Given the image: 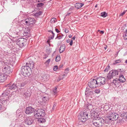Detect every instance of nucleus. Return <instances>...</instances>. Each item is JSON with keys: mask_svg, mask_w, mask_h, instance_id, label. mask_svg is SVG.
<instances>
[{"mask_svg": "<svg viewBox=\"0 0 127 127\" xmlns=\"http://www.w3.org/2000/svg\"><path fill=\"white\" fill-rule=\"evenodd\" d=\"M6 87H7L8 89L11 91L12 90H14L17 88V84L13 83L12 84L11 83L6 85Z\"/></svg>", "mask_w": 127, "mask_h": 127, "instance_id": "obj_14", "label": "nucleus"}, {"mask_svg": "<svg viewBox=\"0 0 127 127\" xmlns=\"http://www.w3.org/2000/svg\"><path fill=\"white\" fill-rule=\"evenodd\" d=\"M50 59H49L45 62V63L46 64L47 63L48 64L50 62Z\"/></svg>", "mask_w": 127, "mask_h": 127, "instance_id": "obj_54", "label": "nucleus"}, {"mask_svg": "<svg viewBox=\"0 0 127 127\" xmlns=\"http://www.w3.org/2000/svg\"><path fill=\"white\" fill-rule=\"evenodd\" d=\"M69 44L70 46H72L73 44V41L72 40H71L70 41V42L69 43Z\"/></svg>", "mask_w": 127, "mask_h": 127, "instance_id": "obj_58", "label": "nucleus"}, {"mask_svg": "<svg viewBox=\"0 0 127 127\" xmlns=\"http://www.w3.org/2000/svg\"><path fill=\"white\" fill-rule=\"evenodd\" d=\"M70 13H67L65 15V17L67 16H69L70 14Z\"/></svg>", "mask_w": 127, "mask_h": 127, "instance_id": "obj_64", "label": "nucleus"}, {"mask_svg": "<svg viewBox=\"0 0 127 127\" xmlns=\"http://www.w3.org/2000/svg\"><path fill=\"white\" fill-rule=\"evenodd\" d=\"M33 120L29 118H26L25 119L24 122L27 125H30L32 124Z\"/></svg>", "mask_w": 127, "mask_h": 127, "instance_id": "obj_16", "label": "nucleus"}, {"mask_svg": "<svg viewBox=\"0 0 127 127\" xmlns=\"http://www.w3.org/2000/svg\"><path fill=\"white\" fill-rule=\"evenodd\" d=\"M8 89V88L7 87H6V89L3 91V93L2 94L1 96H2L3 97L5 96H8L11 91L10 90Z\"/></svg>", "mask_w": 127, "mask_h": 127, "instance_id": "obj_21", "label": "nucleus"}, {"mask_svg": "<svg viewBox=\"0 0 127 127\" xmlns=\"http://www.w3.org/2000/svg\"><path fill=\"white\" fill-rule=\"evenodd\" d=\"M23 36L25 38H27V39L31 36L30 32V30L28 29L27 30H26L23 32Z\"/></svg>", "mask_w": 127, "mask_h": 127, "instance_id": "obj_15", "label": "nucleus"}, {"mask_svg": "<svg viewBox=\"0 0 127 127\" xmlns=\"http://www.w3.org/2000/svg\"><path fill=\"white\" fill-rule=\"evenodd\" d=\"M19 89L20 90V92L21 93V94L23 95L25 91L26 90H25V88H23L19 87Z\"/></svg>", "mask_w": 127, "mask_h": 127, "instance_id": "obj_33", "label": "nucleus"}, {"mask_svg": "<svg viewBox=\"0 0 127 127\" xmlns=\"http://www.w3.org/2000/svg\"><path fill=\"white\" fill-rule=\"evenodd\" d=\"M127 11V10H124L123 12L121 13V14L120 15V16H122L125 14Z\"/></svg>", "mask_w": 127, "mask_h": 127, "instance_id": "obj_49", "label": "nucleus"}, {"mask_svg": "<svg viewBox=\"0 0 127 127\" xmlns=\"http://www.w3.org/2000/svg\"><path fill=\"white\" fill-rule=\"evenodd\" d=\"M8 101V99L6 98H3L0 99V102H1L4 106L7 105Z\"/></svg>", "mask_w": 127, "mask_h": 127, "instance_id": "obj_17", "label": "nucleus"}, {"mask_svg": "<svg viewBox=\"0 0 127 127\" xmlns=\"http://www.w3.org/2000/svg\"><path fill=\"white\" fill-rule=\"evenodd\" d=\"M100 90L98 89H96L95 90V92L96 94H99L100 93Z\"/></svg>", "mask_w": 127, "mask_h": 127, "instance_id": "obj_48", "label": "nucleus"}, {"mask_svg": "<svg viewBox=\"0 0 127 127\" xmlns=\"http://www.w3.org/2000/svg\"><path fill=\"white\" fill-rule=\"evenodd\" d=\"M121 116L123 119H127V112H122L121 114Z\"/></svg>", "mask_w": 127, "mask_h": 127, "instance_id": "obj_25", "label": "nucleus"}, {"mask_svg": "<svg viewBox=\"0 0 127 127\" xmlns=\"http://www.w3.org/2000/svg\"><path fill=\"white\" fill-rule=\"evenodd\" d=\"M97 82L98 85L101 86L105 84V81L106 79L104 77H99L96 78Z\"/></svg>", "mask_w": 127, "mask_h": 127, "instance_id": "obj_10", "label": "nucleus"}, {"mask_svg": "<svg viewBox=\"0 0 127 127\" xmlns=\"http://www.w3.org/2000/svg\"><path fill=\"white\" fill-rule=\"evenodd\" d=\"M84 5L83 3H77L75 4V7L77 9H78L81 8Z\"/></svg>", "mask_w": 127, "mask_h": 127, "instance_id": "obj_23", "label": "nucleus"}, {"mask_svg": "<svg viewBox=\"0 0 127 127\" xmlns=\"http://www.w3.org/2000/svg\"><path fill=\"white\" fill-rule=\"evenodd\" d=\"M45 0H36V2H42Z\"/></svg>", "mask_w": 127, "mask_h": 127, "instance_id": "obj_53", "label": "nucleus"}, {"mask_svg": "<svg viewBox=\"0 0 127 127\" xmlns=\"http://www.w3.org/2000/svg\"><path fill=\"white\" fill-rule=\"evenodd\" d=\"M66 76V74H64L63 75H62V76H61L62 77H65V76Z\"/></svg>", "mask_w": 127, "mask_h": 127, "instance_id": "obj_62", "label": "nucleus"}, {"mask_svg": "<svg viewBox=\"0 0 127 127\" xmlns=\"http://www.w3.org/2000/svg\"><path fill=\"white\" fill-rule=\"evenodd\" d=\"M44 3H42V2H39V3H38L36 5V6L37 7H42L44 6Z\"/></svg>", "mask_w": 127, "mask_h": 127, "instance_id": "obj_36", "label": "nucleus"}, {"mask_svg": "<svg viewBox=\"0 0 127 127\" xmlns=\"http://www.w3.org/2000/svg\"><path fill=\"white\" fill-rule=\"evenodd\" d=\"M115 115V113H110L109 115L107 116L106 120L109 121H113L114 117Z\"/></svg>", "mask_w": 127, "mask_h": 127, "instance_id": "obj_19", "label": "nucleus"}, {"mask_svg": "<svg viewBox=\"0 0 127 127\" xmlns=\"http://www.w3.org/2000/svg\"><path fill=\"white\" fill-rule=\"evenodd\" d=\"M56 104H57L56 103H55L53 104V108H52V109L53 110H54V109L56 107Z\"/></svg>", "mask_w": 127, "mask_h": 127, "instance_id": "obj_52", "label": "nucleus"}, {"mask_svg": "<svg viewBox=\"0 0 127 127\" xmlns=\"http://www.w3.org/2000/svg\"><path fill=\"white\" fill-rule=\"evenodd\" d=\"M96 118L93 119V124L96 127H99L102 126L105 123V121L102 118H100L98 116H96Z\"/></svg>", "mask_w": 127, "mask_h": 127, "instance_id": "obj_4", "label": "nucleus"}, {"mask_svg": "<svg viewBox=\"0 0 127 127\" xmlns=\"http://www.w3.org/2000/svg\"><path fill=\"white\" fill-rule=\"evenodd\" d=\"M42 13V12L41 11H39L38 12L36 13L35 14V15L36 16H38L41 14Z\"/></svg>", "mask_w": 127, "mask_h": 127, "instance_id": "obj_44", "label": "nucleus"}, {"mask_svg": "<svg viewBox=\"0 0 127 127\" xmlns=\"http://www.w3.org/2000/svg\"><path fill=\"white\" fill-rule=\"evenodd\" d=\"M100 15L102 17H105L107 16V13L106 12H104L101 13Z\"/></svg>", "mask_w": 127, "mask_h": 127, "instance_id": "obj_34", "label": "nucleus"}, {"mask_svg": "<svg viewBox=\"0 0 127 127\" xmlns=\"http://www.w3.org/2000/svg\"><path fill=\"white\" fill-rule=\"evenodd\" d=\"M35 109L34 108L32 107L31 106H29L26 108L25 113L27 114H30L34 112Z\"/></svg>", "mask_w": 127, "mask_h": 127, "instance_id": "obj_12", "label": "nucleus"}, {"mask_svg": "<svg viewBox=\"0 0 127 127\" xmlns=\"http://www.w3.org/2000/svg\"><path fill=\"white\" fill-rule=\"evenodd\" d=\"M58 69V66L57 65H55L53 67V69L54 71H56Z\"/></svg>", "mask_w": 127, "mask_h": 127, "instance_id": "obj_50", "label": "nucleus"}, {"mask_svg": "<svg viewBox=\"0 0 127 127\" xmlns=\"http://www.w3.org/2000/svg\"><path fill=\"white\" fill-rule=\"evenodd\" d=\"M64 77H62L61 76H60V77H59V80H61L63 79Z\"/></svg>", "mask_w": 127, "mask_h": 127, "instance_id": "obj_59", "label": "nucleus"}, {"mask_svg": "<svg viewBox=\"0 0 127 127\" xmlns=\"http://www.w3.org/2000/svg\"><path fill=\"white\" fill-rule=\"evenodd\" d=\"M27 84V82L25 81L23 82L21 84H20L18 85L19 86V87L20 88H22L24 87L25 85H26Z\"/></svg>", "mask_w": 127, "mask_h": 127, "instance_id": "obj_30", "label": "nucleus"}, {"mask_svg": "<svg viewBox=\"0 0 127 127\" xmlns=\"http://www.w3.org/2000/svg\"><path fill=\"white\" fill-rule=\"evenodd\" d=\"M52 49L47 47L46 49V52L48 54H49L51 52Z\"/></svg>", "mask_w": 127, "mask_h": 127, "instance_id": "obj_32", "label": "nucleus"}, {"mask_svg": "<svg viewBox=\"0 0 127 127\" xmlns=\"http://www.w3.org/2000/svg\"><path fill=\"white\" fill-rule=\"evenodd\" d=\"M85 106L88 109L90 110L92 109L93 108V106L91 103H88L86 104Z\"/></svg>", "mask_w": 127, "mask_h": 127, "instance_id": "obj_26", "label": "nucleus"}, {"mask_svg": "<svg viewBox=\"0 0 127 127\" xmlns=\"http://www.w3.org/2000/svg\"><path fill=\"white\" fill-rule=\"evenodd\" d=\"M97 114V113L95 111H90L89 110H85L81 112L78 120L79 124H82V123H80V122H82V123H83L87 119H90V117L93 118V119H95L96 118V116H98L96 115Z\"/></svg>", "mask_w": 127, "mask_h": 127, "instance_id": "obj_1", "label": "nucleus"}, {"mask_svg": "<svg viewBox=\"0 0 127 127\" xmlns=\"http://www.w3.org/2000/svg\"><path fill=\"white\" fill-rule=\"evenodd\" d=\"M56 21V19L54 18H52L50 20L51 22L52 23H55Z\"/></svg>", "mask_w": 127, "mask_h": 127, "instance_id": "obj_41", "label": "nucleus"}, {"mask_svg": "<svg viewBox=\"0 0 127 127\" xmlns=\"http://www.w3.org/2000/svg\"><path fill=\"white\" fill-rule=\"evenodd\" d=\"M64 31L65 33H67L69 31L68 29L66 28H65L64 29Z\"/></svg>", "mask_w": 127, "mask_h": 127, "instance_id": "obj_56", "label": "nucleus"}, {"mask_svg": "<svg viewBox=\"0 0 127 127\" xmlns=\"http://www.w3.org/2000/svg\"><path fill=\"white\" fill-rule=\"evenodd\" d=\"M89 88H86L85 92H86V93H87L88 92H89Z\"/></svg>", "mask_w": 127, "mask_h": 127, "instance_id": "obj_60", "label": "nucleus"}, {"mask_svg": "<svg viewBox=\"0 0 127 127\" xmlns=\"http://www.w3.org/2000/svg\"><path fill=\"white\" fill-rule=\"evenodd\" d=\"M34 116L36 118L38 119L39 116L43 117L45 115V113L44 110L40 109H38L36 110L34 113Z\"/></svg>", "mask_w": 127, "mask_h": 127, "instance_id": "obj_6", "label": "nucleus"}, {"mask_svg": "<svg viewBox=\"0 0 127 127\" xmlns=\"http://www.w3.org/2000/svg\"><path fill=\"white\" fill-rule=\"evenodd\" d=\"M9 64L7 63V64H6L4 66V68L2 69L3 72L6 74V75H8L9 74L12 73V70L11 69V67L9 66Z\"/></svg>", "mask_w": 127, "mask_h": 127, "instance_id": "obj_8", "label": "nucleus"}, {"mask_svg": "<svg viewBox=\"0 0 127 127\" xmlns=\"http://www.w3.org/2000/svg\"><path fill=\"white\" fill-rule=\"evenodd\" d=\"M63 35L62 34V35H59L58 34H57V37L55 38V39H58L59 40L60 39L62 38Z\"/></svg>", "mask_w": 127, "mask_h": 127, "instance_id": "obj_42", "label": "nucleus"}, {"mask_svg": "<svg viewBox=\"0 0 127 127\" xmlns=\"http://www.w3.org/2000/svg\"><path fill=\"white\" fill-rule=\"evenodd\" d=\"M60 60V56L57 55L55 61L56 62H58Z\"/></svg>", "mask_w": 127, "mask_h": 127, "instance_id": "obj_43", "label": "nucleus"}, {"mask_svg": "<svg viewBox=\"0 0 127 127\" xmlns=\"http://www.w3.org/2000/svg\"><path fill=\"white\" fill-rule=\"evenodd\" d=\"M110 68V67L109 65L106 68V69L104 70L105 72H107L109 70Z\"/></svg>", "mask_w": 127, "mask_h": 127, "instance_id": "obj_47", "label": "nucleus"}, {"mask_svg": "<svg viewBox=\"0 0 127 127\" xmlns=\"http://www.w3.org/2000/svg\"><path fill=\"white\" fill-rule=\"evenodd\" d=\"M115 72L116 73V74L117 75H118L119 74V77L121 78H124L123 74H124L125 71H124L123 69H118L117 70H115Z\"/></svg>", "mask_w": 127, "mask_h": 127, "instance_id": "obj_13", "label": "nucleus"}, {"mask_svg": "<svg viewBox=\"0 0 127 127\" xmlns=\"http://www.w3.org/2000/svg\"><path fill=\"white\" fill-rule=\"evenodd\" d=\"M121 60L120 59H119V60H116L115 61V63H113V64L114 65H115L121 62Z\"/></svg>", "mask_w": 127, "mask_h": 127, "instance_id": "obj_39", "label": "nucleus"}, {"mask_svg": "<svg viewBox=\"0 0 127 127\" xmlns=\"http://www.w3.org/2000/svg\"><path fill=\"white\" fill-rule=\"evenodd\" d=\"M8 53L7 52H4L3 53H2L0 54V66L2 67V66H4L6 64H7V62L6 61L7 60L6 58L8 57V56H9Z\"/></svg>", "mask_w": 127, "mask_h": 127, "instance_id": "obj_3", "label": "nucleus"}, {"mask_svg": "<svg viewBox=\"0 0 127 127\" xmlns=\"http://www.w3.org/2000/svg\"><path fill=\"white\" fill-rule=\"evenodd\" d=\"M49 76L47 74H43L41 77V79L43 81H46L49 79Z\"/></svg>", "mask_w": 127, "mask_h": 127, "instance_id": "obj_18", "label": "nucleus"}, {"mask_svg": "<svg viewBox=\"0 0 127 127\" xmlns=\"http://www.w3.org/2000/svg\"><path fill=\"white\" fill-rule=\"evenodd\" d=\"M32 63H34L33 62H32V60H31L30 61H29V63L27 62L26 63V64H28L29 65V64H32Z\"/></svg>", "mask_w": 127, "mask_h": 127, "instance_id": "obj_55", "label": "nucleus"}, {"mask_svg": "<svg viewBox=\"0 0 127 127\" xmlns=\"http://www.w3.org/2000/svg\"><path fill=\"white\" fill-rule=\"evenodd\" d=\"M123 36L125 39L127 40V32H124L123 33Z\"/></svg>", "mask_w": 127, "mask_h": 127, "instance_id": "obj_40", "label": "nucleus"}, {"mask_svg": "<svg viewBox=\"0 0 127 127\" xmlns=\"http://www.w3.org/2000/svg\"><path fill=\"white\" fill-rule=\"evenodd\" d=\"M86 93V92H85V95L88 96L92 95L93 94V92L91 91L88 92L87 93Z\"/></svg>", "mask_w": 127, "mask_h": 127, "instance_id": "obj_31", "label": "nucleus"}, {"mask_svg": "<svg viewBox=\"0 0 127 127\" xmlns=\"http://www.w3.org/2000/svg\"><path fill=\"white\" fill-rule=\"evenodd\" d=\"M113 76L111 75L110 73H108L107 75V78L108 80H110L111 79L113 78Z\"/></svg>", "mask_w": 127, "mask_h": 127, "instance_id": "obj_37", "label": "nucleus"}, {"mask_svg": "<svg viewBox=\"0 0 127 127\" xmlns=\"http://www.w3.org/2000/svg\"><path fill=\"white\" fill-rule=\"evenodd\" d=\"M74 8L73 7H71L69 9V10H72V9H73Z\"/></svg>", "mask_w": 127, "mask_h": 127, "instance_id": "obj_63", "label": "nucleus"}, {"mask_svg": "<svg viewBox=\"0 0 127 127\" xmlns=\"http://www.w3.org/2000/svg\"><path fill=\"white\" fill-rule=\"evenodd\" d=\"M15 39L16 40H13L14 42L16 41L17 44L20 47H23L27 44V38H19V39L16 38Z\"/></svg>", "mask_w": 127, "mask_h": 127, "instance_id": "obj_5", "label": "nucleus"}, {"mask_svg": "<svg viewBox=\"0 0 127 127\" xmlns=\"http://www.w3.org/2000/svg\"><path fill=\"white\" fill-rule=\"evenodd\" d=\"M119 117L118 115L116 113H115V115L114 117V118L113 121L116 120L118 119Z\"/></svg>", "mask_w": 127, "mask_h": 127, "instance_id": "obj_35", "label": "nucleus"}, {"mask_svg": "<svg viewBox=\"0 0 127 127\" xmlns=\"http://www.w3.org/2000/svg\"><path fill=\"white\" fill-rule=\"evenodd\" d=\"M115 70H112L110 71L109 72V73H110L111 75H112L113 77L114 76H117L116 74L115 73H116V72H115Z\"/></svg>", "mask_w": 127, "mask_h": 127, "instance_id": "obj_29", "label": "nucleus"}, {"mask_svg": "<svg viewBox=\"0 0 127 127\" xmlns=\"http://www.w3.org/2000/svg\"><path fill=\"white\" fill-rule=\"evenodd\" d=\"M21 72L25 76H29L32 73V70L28 65L24 66L21 67Z\"/></svg>", "mask_w": 127, "mask_h": 127, "instance_id": "obj_2", "label": "nucleus"}, {"mask_svg": "<svg viewBox=\"0 0 127 127\" xmlns=\"http://www.w3.org/2000/svg\"><path fill=\"white\" fill-rule=\"evenodd\" d=\"M24 22L26 23L25 24L29 26L31 25L34 24L35 22V20L34 19L29 17L26 19Z\"/></svg>", "mask_w": 127, "mask_h": 127, "instance_id": "obj_11", "label": "nucleus"}, {"mask_svg": "<svg viewBox=\"0 0 127 127\" xmlns=\"http://www.w3.org/2000/svg\"><path fill=\"white\" fill-rule=\"evenodd\" d=\"M55 30L57 33H59L60 32V31L57 29L56 28Z\"/></svg>", "mask_w": 127, "mask_h": 127, "instance_id": "obj_61", "label": "nucleus"}, {"mask_svg": "<svg viewBox=\"0 0 127 127\" xmlns=\"http://www.w3.org/2000/svg\"><path fill=\"white\" fill-rule=\"evenodd\" d=\"M34 63H32L31 64H29V65L28 64V66L30 67L31 69H33L34 67Z\"/></svg>", "mask_w": 127, "mask_h": 127, "instance_id": "obj_38", "label": "nucleus"}, {"mask_svg": "<svg viewBox=\"0 0 127 127\" xmlns=\"http://www.w3.org/2000/svg\"><path fill=\"white\" fill-rule=\"evenodd\" d=\"M126 80L125 78H121L119 79L116 78L114 79L112 82L116 86V87H118L121 85V83H124Z\"/></svg>", "mask_w": 127, "mask_h": 127, "instance_id": "obj_7", "label": "nucleus"}, {"mask_svg": "<svg viewBox=\"0 0 127 127\" xmlns=\"http://www.w3.org/2000/svg\"><path fill=\"white\" fill-rule=\"evenodd\" d=\"M26 97H28L30 96L31 95L30 92L28 90H25V91L23 94Z\"/></svg>", "mask_w": 127, "mask_h": 127, "instance_id": "obj_28", "label": "nucleus"}, {"mask_svg": "<svg viewBox=\"0 0 127 127\" xmlns=\"http://www.w3.org/2000/svg\"><path fill=\"white\" fill-rule=\"evenodd\" d=\"M6 75L3 74H0V82H4L6 79Z\"/></svg>", "mask_w": 127, "mask_h": 127, "instance_id": "obj_22", "label": "nucleus"}, {"mask_svg": "<svg viewBox=\"0 0 127 127\" xmlns=\"http://www.w3.org/2000/svg\"><path fill=\"white\" fill-rule=\"evenodd\" d=\"M38 121L40 123H43L46 121L45 119L42 118H38Z\"/></svg>", "mask_w": 127, "mask_h": 127, "instance_id": "obj_27", "label": "nucleus"}, {"mask_svg": "<svg viewBox=\"0 0 127 127\" xmlns=\"http://www.w3.org/2000/svg\"><path fill=\"white\" fill-rule=\"evenodd\" d=\"M52 35H50L49 37V38L50 39H53L55 35V33L53 32H52Z\"/></svg>", "mask_w": 127, "mask_h": 127, "instance_id": "obj_45", "label": "nucleus"}, {"mask_svg": "<svg viewBox=\"0 0 127 127\" xmlns=\"http://www.w3.org/2000/svg\"><path fill=\"white\" fill-rule=\"evenodd\" d=\"M50 97L49 95L47 94L43 95L42 98L43 102H44L46 103L47 101H49Z\"/></svg>", "mask_w": 127, "mask_h": 127, "instance_id": "obj_20", "label": "nucleus"}, {"mask_svg": "<svg viewBox=\"0 0 127 127\" xmlns=\"http://www.w3.org/2000/svg\"><path fill=\"white\" fill-rule=\"evenodd\" d=\"M96 79H92L89 82L88 84L90 88H95L97 87L98 85Z\"/></svg>", "mask_w": 127, "mask_h": 127, "instance_id": "obj_9", "label": "nucleus"}, {"mask_svg": "<svg viewBox=\"0 0 127 127\" xmlns=\"http://www.w3.org/2000/svg\"><path fill=\"white\" fill-rule=\"evenodd\" d=\"M65 45L64 44L62 45L59 49V51L60 53L63 52L65 50Z\"/></svg>", "mask_w": 127, "mask_h": 127, "instance_id": "obj_24", "label": "nucleus"}, {"mask_svg": "<svg viewBox=\"0 0 127 127\" xmlns=\"http://www.w3.org/2000/svg\"><path fill=\"white\" fill-rule=\"evenodd\" d=\"M69 70V69L68 68H67L65 70L64 73L66 74H67L68 72V71Z\"/></svg>", "mask_w": 127, "mask_h": 127, "instance_id": "obj_51", "label": "nucleus"}, {"mask_svg": "<svg viewBox=\"0 0 127 127\" xmlns=\"http://www.w3.org/2000/svg\"><path fill=\"white\" fill-rule=\"evenodd\" d=\"M57 88L56 87H55L54 89L53 90V92L54 93V95L56 94L58 92L57 90Z\"/></svg>", "mask_w": 127, "mask_h": 127, "instance_id": "obj_46", "label": "nucleus"}, {"mask_svg": "<svg viewBox=\"0 0 127 127\" xmlns=\"http://www.w3.org/2000/svg\"><path fill=\"white\" fill-rule=\"evenodd\" d=\"M63 64H61L59 66V69L60 70L61 68H62L63 66Z\"/></svg>", "mask_w": 127, "mask_h": 127, "instance_id": "obj_57", "label": "nucleus"}]
</instances>
